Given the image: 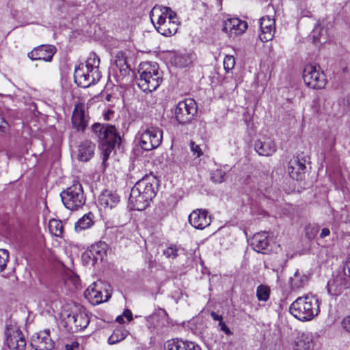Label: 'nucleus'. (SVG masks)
I'll return each instance as SVG.
<instances>
[{
    "label": "nucleus",
    "mask_w": 350,
    "mask_h": 350,
    "mask_svg": "<svg viewBox=\"0 0 350 350\" xmlns=\"http://www.w3.org/2000/svg\"><path fill=\"white\" fill-rule=\"evenodd\" d=\"M254 148L259 155L269 157L276 151V146L273 139L262 137L256 141Z\"/></svg>",
    "instance_id": "4be33fe9"
},
{
    "label": "nucleus",
    "mask_w": 350,
    "mask_h": 350,
    "mask_svg": "<svg viewBox=\"0 0 350 350\" xmlns=\"http://www.w3.org/2000/svg\"><path fill=\"white\" fill-rule=\"evenodd\" d=\"M7 125V122L4 118L0 116V129H4Z\"/></svg>",
    "instance_id": "6e6d98bb"
},
{
    "label": "nucleus",
    "mask_w": 350,
    "mask_h": 350,
    "mask_svg": "<svg viewBox=\"0 0 350 350\" xmlns=\"http://www.w3.org/2000/svg\"><path fill=\"white\" fill-rule=\"evenodd\" d=\"M101 77L100 72H92L87 66L81 64L75 70V81L82 88H88L98 81Z\"/></svg>",
    "instance_id": "9d476101"
},
{
    "label": "nucleus",
    "mask_w": 350,
    "mask_h": 350,
    "mask_svg": "<svg viewBox=\"0 0 350 350\" xmlns=\"http://www.w3.org/2000/svg\"><path fill=\"white\" fill-rule=\"evenodd\" d=\"M211 316L213 318V319L215 320V321H218L219 322L223 321L222 316L217 314L215 312H211Z\"/></svg>",
    "instance_id": "603ef678"
},
{
    "label": "nucleus",
    "mask_w": 350,
    "mask_h": 350,
    "mask_svg": "<svg viewBox=\"0 0 350 350\" xmlns=\"http://www.w3.org/2000/svg\"><path fill=\"white\" fill-rule=\"evenodd\" d=\"M55 52L56 49L53 45H41L28 53V57L32 60L50 62Z\"/></svg>",
    "instance_id": "aec40b11"
},
{
    "label": "nucleus",
    "mask_w": 350,
    "mask_h": 350,
    "mask_svg": "<svg viewBox=\"0 0 350 350\" xmlns=\"http://www.w3.org/2000/svg\"><path fill=\"white\" fill-rule=\"evenodd\" d=\"M260 40L263 42L271 40L275 32V20L268 16H263L260 20Z\"/></svg>",
    "instance_id": "412c9836"
},
{
    "label": "nucleus",
    "mask_w": 350,
    "mask_h": 350,
    "mask_svg": "<svg viewBox=\"0 0 350 350\" xmlns=\"http://www.w3.org/2000/svg\"><path fill=\"white\" fill-rule=\"evenodd\" d=\"M156 317H155V316H152V317H151L150 318H151V319H154V318H156Z\"/></svg>",
    "instance_id": "13d9d810"
},
{
    "label": "nucleus",
    "mask_w": 350,
    "mask_h": 350,
    "mask_svg": "<svg viewBox=\"0 0 350 350\" xmlns=\"http://www.w3.org/2000/svg\"><path fill=\"white\" fill-rule=\"evenodd\" d=\"M189 224L196 229L202 230L211 224V216L206 210L198 208L189 215Z\"/></svg>",
    "instance_id": "2eb2a0df"
},
{
    "label": "nucleus",
    "mask_w": 350,
    "mask_h": 350,
    "mask_svg": "<svg viewBox=\"0 0 350 350\" xmlns=\"http://www.w3.org/2000/svg\"><path fill=\"white\" fill-rule=\"evenodd\" d=\"M31 345L36 350H51L54 342L50 336L49 329L35 333L31 336Z\"/></svg>",
    "instance_id": "4468645a"
},
{
    "label": "nucleus",
    "mask_w": 350,
    "mask_h": 350,
    "mask_svg": "<svg viewBox=\"0 0 350 350\" xmlns=\"http://www.w3.org/2000/svg\"><path fill=\"white\" fill-rule=\"evenodd\" d=\"M85 297L93 305H97L107 301L111 293L107 285L102 282H94L85 291Z\"/></svg>",
    "instance_id": "6e6552de"
},
{
    "label": "nucleus",
    "mask_w": 350,
    "mask_h": 350,
    "mask_svg": "<svg viewBox=\"0 0 350 350\" xmlns=\"http://www.w3.org/2000/svg\"><path fill=\"white\" fill-rule=\"evenodd\" d=\"M247 23L238 18H228L224 23L223 31L230 36L241 35L247 29Z\"/></svg>",
    "instance_id": "6ab92c4d"
},
{
    "label": "nucleus",
    "mask_w": 350,
    "mask_h": 350,
    "mask_svg": "<svg viewBox=\"0 0 350 350\" xmlns=\"http://www.w3.org/2000/svg\"><path fill=\"white\" fill-rule=\"evenodd\" d=\"M9 261V252L7 250L0 249V272H2L6 268Z\"/></svg>",
    "instance_id": "a19ab883"
},
{
    "label": "nucleus",
    "mask_w": 350,
    "mask_h": 350,
    "mask_svg": "<svg viewBox=\"0 0 350 350\" xmlns=\"http://www.w3.org/2000/svg\"><path fill=\"white\" fill-rule=\"evenodd\" d=\"M89 249L93 254L94 261L102 260L103 256L105 254L104 247L99 245H92Z\"/></svg>",
    "instance_id": "e433bc0d"
},
{
    "label": "nucleus",
    "mask_w": 350,
    "mask_h": 350,
    "mask_svg": "<svg viewBox=\"0 0 350 350\" xmlns=\"http://www.w3.org/2000/svg\"><path fill=\"white\" fill-rule=\"evenodd\" d=\"M158 185V180L152 176H145L138 180L131 190L129 202L131 208L144 210L155 197Z\"/></svg>",
    "instance_id": "f257e3e1"
},
{
    "label": "nucleus",
    "mask_w": 350,
    "mask_h": 350,
    "mask_svg": "<svg viewBox=\"0 0 350 350\" xmlns=\"http://www.w3.org/2000/svg\"><path fill=\"white\" fill-rule=\"evenodd\" d=\"M64 206L70 210H77L85 202L83 189L79 182L75 181L60 193Z\"/></svg>",
    "instance_id": "39448f33"
},
{
    "label": "nucleus",
    "mask_w": 350,
    "mask_h": 350,
    "mask_svg": "<svg viewBox=\"0 0 350 350\" xmlns=\"http://www.w3.org/2000/svg\"><path fill=\"white\" fill-rule=\"evenodd\" d=\"M116 68L114 72L118 78H124L130 72V68L126 62V53L122 51L116 53L114 57Z\"/></svg>",
    "instance_id": "5701e85b"
},
{
    "label": "nucleus",
    "mask_w": 350,
    "mask_h": 350,
    "mask_svg": "<svg viewBox=\"0 0 350 350\" xmlns=\"http://www.w3.org/2000/svg\"><path fill=\"white\" fill-rule=\"evenodd\" d=\"M127 336V332L122 329H116L108 338V343L114 345L123 340Z\"/></svg>",
    "instance_id": "c9c22d12"
},
{
    "label": "nucleus",
    "mask_w": 350,
    "mask_h": 350,
    "mask_svg": "<svg viewBox=\"0 0 350 350\" xmlns=\"http://www.w3.org/2000/svg\"><path fill=\"white\" fill-rule=\"evenodd\" d=\"M173 62L176 66L184 68L191 63V58L188 54H178L174 57Z\"/></svg>",
    "instance_id": "f704fd0d"
},
{
    "label": "nucleus",
    "mask_w": 350,
    "mask_h": 350,
    "mask_svg": "<svg viewBox=\"0 0 350 350\" xmlns=\"http://www.w3.org/2000/svg\"><path fill=\"white\" fill-rule=\"evenodd\" d=\"M65 284L70 288H77L80 284L79 277L72 270L68 269L63 273Z\"/></svg>",
    "instance_id": "2f4dec72"
},
{
    "label": "nucleus",
    "mask_w": 350,
    "mask_h": 350,
    "mask_svg": "<svg viewBox=\"0 0 350 350\" xmlns=\"http://www.w3.org/2000/svg\"><path fill=\"white\" fill-rule=\"evenodd\" d=\"M190 149L193 155H195L196 157H200L203 154L200 147L193 141L190 142Z\"/></svg>",
    "instance_id": "c03bdc74"
},
{
    "label": "nucleus",
    "mask_w": 350,
    "mask_h": 350,
    "mask_svg": "<svg viewBox=\"0 0 350 350\" xmlns=\"http://www.w3.org/2000/svg\"><path fill=\"white\" fill-rule=\"evenodd\" d=\"M308 278L305 274L296 271L293 276L289 279V284L292 289L296 290L303 288L308 282Z\"/></svg>",
    "instance_id": "c756f323"
},
{
    "label": "nucleus",
    "mask_w": 350,
    "mask_h": 350,
    "mask_svg": "<svg viewBox=\"0 0 350 350\" xmlns=\"http://www.w3.org/2000/svg\"><path fill=\"white\" fill-rule=\"evenodd\" d=\"M330 234V230L327 228H324L322 229L321 233H320V238L323 239L327 236H329Z\"/></svg>",
    "instance_id": "3c124183"
},
{
    "label": "nucleus",
    "mask_w": 350,
    "mask_h": 350,
    "mask_svg": "<svg viewBox=\"0 0 350 350\" xmlns=\"http://www.w3.org/2000/svg\"><path fill=\"white\" fill-rule=\"evenodd\" d=\"M251 246L258 253H268L271 250L269 233L264 231L255 234L252 239Z\"/></svg>",
    "instance_id": "dca6fc26"
},
{
    "label": "nucleus",
    "mask_w": 350,
    "mask_h": 350,
    "mask_svg": "<svg viewBox=\"0 0 350 350\" xmlns=\"http://www.w3.org/2000/svg\"><path fill=\"white\" fill-rule=\"evenodd\" d=\"M318 29H315L312 31V37L314 42H321V39L317 35Z\"/></svg>",
    "instance_id": "864d4df0"
},
{
    "label": "nucleus",
    "mask_w": 350,
    "mask_h": 350,
    "mask_svg": "<svg viewBox=\"0 0 350 350\" xmlns=\"http://www.w3.org/2000/svg\"><path fill=\"white\" fill-rule=\"evenodd\" d=\"M94 224V215L89 212L81 217L75 225V229L77 232H81L90 228Z\"/></svg>",
    "instance_id": "c85d7f7f"
},
{
    "label": "nucleus",
    "mask_w": 350,
    "mask_h": 350,
    "mask_svg": "<svg viewBox=\"0 0 350 350\" xmlns=\"http://www.w3.org/2000/svg\"><path fill=\"white\" fill-rule=\"evenodd\" d=\"M342 326L346 331L350 332V316L345 317L342 321Z\"/></svg>",
    "instance_id": "de8ad7c7"
},
{
    "label": "nucleus",
    "mask_w": 350,
    "mask_h": 350,
    "mask_svg": "<svg viewBox=\"0 0 350 350\" xmlns=\"http://www.w3.org/2000/svg\"><path fill=\"white\" fill-rule=\"evenodd\" d=\"M306 168L304 162L301 161L298 157H293L288 163V172L293 179L299 180L304 178Z\"/></svg>",
    "instance_id": "b1692460"
},
{
    "label": "nucleus",
    "mask_w": 350,
    "mask_h": 350,
    "mask_svg": "<svg viewBox=\"0 0 350 350\" xmlns=\"http://www.w3.org/2000/svg\"><path fill=\"white\" fill-rule=\"evenodd\" d=\"M306 85L312 89H322L325 86L326 78L321 67L318 65H306L303 73Z\"/></svg>",
    "instance_id": "423d86ee"
},
{
    "label": "nucleus",
    "mask_w": 350,
    "mask_h": 350,
    "mask_svg": "<svg viewBox=\"0 0 350 350\" xmlns=\"http://www.w3.org/2000/svg\"><path fill=\"white\" fill-rule=\"evenodd\" d=\"M119 201L118 194L109 190L103 191L98 198L99 204L104 208H112L118 204Z\"/></svg>",
    "instance_id": "bb28decb"
},
{
    "label": "nucleus",
    "mask_w": 350,
    "mask_h": 350,
    "mask_svg": "<svg viewBox=\"0 0 350 350\" xmlns=\"http://www.w3.org/2000/svg\"><path fill=\"white\" fill-rule=\"evenodd\" d=\"M163 131L158 127H148L140 135L139 146L146 151L157 148L162 142Z\"/></svg>",
    "instance_id": "0eeeda50"
},
{
    "label": "nucleus",
    "mask_w": 350,
    "mask_h": 350,
    "mask_svg": "<svg viewBox=\"0 0 350 350\" xmlns=\"http://www.w3.org/2000/svg\"><path fill=\"white\" fill-rule=\"evenodd\" d=\"M123 320V318L121 316H119L117 317V321L120 323H121V321Z\"/></svg>",
    "instance_id": "4d7b16f0"
},
{
    "label": "nucleus",
    "mask_w": 350,
    "mask_h": 350,
    "mask_svg": "<svg viewBox=\"0 0 350 350\" xmlns=\"http://www.w3.org/2000/svg\"><path fill=\"white\" fill-rule=\"evenodd\" d=\"M345 275L350 276V257L347 260L346 264L344 268Z\"/></svg>",
    "instance_id": "8fccbe9b"
},
{
    "label": "nucleus",
    "mask_w": 350,
    "mask_h": 350,
    "mask_svg": "<svg viewBox=\"0 0 350 350\" xmlns=\"http://www.w3.org/2000/svg\"><path fill=\"white\" fill-rule=\"evenodd\" d=\"M138 75L137 85L144 92L156 90L163 81L162 72L155 62H142L139 66Z\"/></svg>",
    "instance_id": "20e7f679"
},
{
    "label": "nucleus",
    "mask_w": 350,
    "mask_h": 350,
    "mask_svg": "<svg viewBox=\"0 0 350 350\" xmlns=\"http://www.w3.org/2000/svg\"><path fill=\"white\" fill-rule=\"evenodd\" d=\"M150 17L155 29L164 36H171L177 32L178 23L176 14L169 7L154 6Z\"/></svg>",
    "instance_id": "f03ea898"
},
{
    "label": "nucleus",
    "mask_w": 350,
    "mask_h": 350,
    "mask_svg": "<svg viewBox=\"0 0 350 350\" xmlns=\"http://www.w3.org/2000/svg\"><path fill=\"white\" fill-rule=\"evenodd\" d=\"M270 295L269 288L265 285H260L256 290V296L259 301H266L269 299Z\"/></svg>",
    "instance_id": "4c0bfd02"
},
{
    "label": "nucleus",
    "mask_w": 350,
    "mask_h": 350,
    "mask_svg": "<svg viewBox=\"0 0 350 350\" xmlns=\"http://www.w3.org/2000/svg\"><path fill=\"white\" fill-rule=\"evenodd\" d=\"M95 144L89 140L82 142L78 148V159L81 161L87 162L94 155Z\"/></svg>",
    "instance_id": "393cba45"
},
{
    "label": "nucleus",
    "mask_w": 350,
    "mask_h": 350,
    "mask_svg": "<svg viewBox=\"0 0 350 350\" xmlns=\"http://www.w3.org/2000/svg\"><path fill=\"white\" fill-rule=\"evenodd\" d=\"M345 275V273L337 275L328 281L327 289L329 295L338 296L342 293L343 290L350 286V283L347 281Z\"/></svg>",
    "instance_id": "a211bd4d"
},
{
    "label": "nucleus",
    "mask_w": 350,
    "mask_h": 350,
    "mask_svg": "<svg viewBox=\"0 0 350 350\" xmlns=\"http://www.w3.org/2000/svg\"><path fill=\"white\" fill-rule=\"evenodd\" d=\"M235 65V58L233 55H226L224 59V67L228 72L231 70Z\"/></svg>",
    "instance_id": "79ce46f5"
},
{
    "label": "nucleus",
    "mask_w": 350,
    "mask_h": 350,
    "mask_svg": "<svg viewBox=\"0 0 350 350\" xmlns=\"http://www.w3.org/2000/svg\"><path fill=\"white\" fill-rule=\"evenodd\" d=\"M121 138L118 137L117 140L103 141L100 144V154L103 165H106V162L116 146L120 144Z\"/></svg>",
    "instance_id": "cd10ccee"
},
{
    "label": "nucleus",
    "mask_w": 350,
    "mask_h": 350,
    "mask_svg": "<svg viewBox=\"0 0 350 350\" xmlns=\"http://www.w3.org/2000/svg\"><path fill=\"white\" fill-rule=\"evenodd\" d=\"M165 350H201V348L191 341L170 340L167 342Z\"/></svg>",
    "instance_id": "a878e982"
},
{
    "label": "nucleus",
    "mask_w": 350,
    "mask_h": 350,
    "mask_svg": "<svg viewBox=\"0 0 350 350\" xmlns=\"http://www.w3.org/2000/svg\"><path fill=\"white\" fill-rule=\"evenodd\" d=\"M219 326L220 327L221 330L223 331L226 334H232L230 329L227 327L224 321L219 322Z\"/></svg>",
    "instance_id": "09e8293b"
},
{
    "label": "nucleus",
    "mask_w": 350,
    "mask_h": 350,
    "mask_svg": "<svg viewBox=\"0 0 350 350\" xmlns=\"http://www.w3.org/2000/svg\"><path fill=\"white\" fill-rule=\"evenodd\" d=\"M50 232L55 237H62L63 234V224L60 220L51 219L49 223Z\"/></svg>",
    "instance_id": "473e14b6"
},
{
    "label": "nucleus",
    "mask_w": 350,
    "mask_h": 350,
    "mask_svg": "<svg viewBox=\"0 0 350 350\" xmlns=\"http://www.w3.org/2000/svg\"><path fill=\"white\" fill-rule=\"evenodd\" d=\"M314 344L312 337L302 334L297 340L295 350H313Z\"/></svg>",
    "instance_id": "7c9ffc66"
},
{
    "label": "nucleus",
    "mask_w": 350,
    "mask_h": 350,
    "mask_svg": "<svg viewBox=\"0 0 350 350\" xmlns=\"http://www.w3.org/2000/svg\"><path fill=\"white\" fill-rule=\"evenodd\" d=\"M226 172L220 169L213 171L211 174V178L215 183H221L225 180Z\"/></svg>",
    "instance_id": "ea45409f"
},
{
    "label": "nucleus",
    "mask_w": 350,
    "mask_h": 350,
    "mask_svg": "<svg viewBox=\"0 0 350 350\" xmlns=\"http://www.w3.org/2000/svg\"><path fill=\"white\" fill-rule=\"evenodd\" d=\"M177 249L175 247H169L164 251V254L167 258H175L177 256Z\"/></svg>",
    "instance_id": "a18cd8bd"
},
{
    "label": "nucleus",
    "mask_w": 350,
    "mask_h": 350,
    "mask_svg": "<svg viewBox=\"0 0 350 350\" xmlns=\"http://www.w3.org/2000/svg\"><path fill=\"white\" fill-rule=\"evenodd\" d=\"M85 105L78 103L75 105L72 116V124L78 131H83L88 126V117L85 114Z\"/></svg>",
    "instance_id": "f3484780"
},
{
    "label": "nucleus",
    "mask_w": 350,
    "mask_h": 350,
    "mask_svg": "<svg viewBox=\"0 0 350 350\" xmlns=\"http://www.w3.org/2000/svg\"><path fill=\"white\" fill-rule=\"evenodd\" d=\"M66 350H81L79 343L77 341H72L71 344L65 346Z\"/></svg>",
    "instance_id": "49530a36"
},
{
    "label": "nucleus",
    "mask_w": 350,
    "mask_h": 350,
    "mask_svg": "<svg viewBox=\"0 0 350 350\" xmlns=\"http://www.w3.org/2000/svg\"><path fill=\"white\" fill-rule=\"evenodd\" d=\"M66 326L71 332L83 330L90 323V318L84 310L72 312L66 318Z\"/></svg>",
    "instance_id": "9b49d317"
},
{
    "label": "nucleus",
    "mask_w": 350,
    "mask_h": 350,
    "mask_svg": "<svg viewBox=\"0 0 350 350\" xmlns=\"http://www.w3.org/2000/svg\"><path fill=\"white\" fill-rule=\"evenodd\" d=\"M124 315L128 319V321H131L133 319L132 313L129 310H124Z\"/></svg>",
    "instance_id": "5fc2aeb1"
},
{
    "label": "nucleus",
    "mask_w": 350,
    "mask_h": 350,
    "mask_svg": "<svg viewBox=\"0 0 350 350\" xmlns=\"http://www.w3.org/2000/svg\"><path fill=\"white\" fill-rule=\"evenodd\" d=\"M82 260L83 263L86 265H94L97 262L94 261V258L93 257L92 253H91L90 249L86 250L82 254Z\"/></svg>",
    "instance_id": "37998d69"
},
{
    "label": "nucleus",
    "mask_w": 350,
    "mask_h": 350,
    "mask_svg": "<svg viewBox=\"0 0 350 350\" xmlns=\"http://www.w3.org/2000/svg\"><path fill=\"white\" fill-rule=\"evenodd\" d=\"M197 112V105L193 99L187 98L180 101L175 109V118L181 124L190 122Z\"/></svg>",
    "instance_id": "1a4fd4ad"
},
{
    "label": "nucleus",
    "mask_w": 350,
    "mask_h": 350,
    "mask_svg": "<svg viewBox=\"0 0 350 350\" xmlns=\"http://www.w3.org/2000/svg\"><path fill=\"white\" fill-rule=\"evenodd\" d=\"M319 231V226L316 224H308L305 228L306 237L309 239H314Z\"/></svg>",
    "instance_id": "58836bf2"
},
{
    "label": "nucleus",
    "mask_w": 350,
    "mask_h": 350,
    "mask_svg": "<svg viewBox=\"0 0 350 350\" xmlns=\"http://www.w3.org/2000/svg\"><path fill=\"white\" fill-rule=\"evenodd\" d=\"M92 130L100 144L103 141L113 140V139L116 140L120 137L116 127L109 124L95 123L92 126Z\"/></svg>",
    "instance_id": "f8f14e48"
},
{
    "label": "nucleus",
    "mask_w": 350,
    "mask_h": 350,
    "mask_svg": "<svg viewBox=\"0 0 350 350\" xmlns=\"http://www.w3.org/2000/svg\"><path fill=\"white\" fill-rule=\"evenodd\" d=\"M5 334L7 345L10 350H25L26 340L19 329L8 328Z\"/></svg>",
    "instance_id": "ddd939ff"
},
{
    "label": "nucleus",
    "mask_w": 350,
    "mask_h": 350,
    "mask_svg": "<svg viewBox=\"0 0 350 350\" xmlns=\"http://www.w3.org/2000/svg\"><path fill=\"white\" fill-rule=\"evenodd\" d=\"M100 64V59L96 53H92L90 54L89 57L85 62V64H83V66H87L92 72L95 71L96 72H100L98 70V66Z\"/></svg>",
    "instance_id": "72a5a7b5"
},
{
    "label": "nucleus",
    "mask_w": 350,
    "mask_h": 350,
    "mask_svg": "<svg viewBox=\"0 0 350 350\" xmlns=\"http://www.w3.org/2000/svg\"><path fill=\"white\" fill-rule=\"evenodd\" d=\"M319 305L317 297L308 293L297 298L290 306L289 312L301 321H309L319 314Z\"/></svg>",
    "instance_id": "7ed1b4c3"
}]
</instances>
